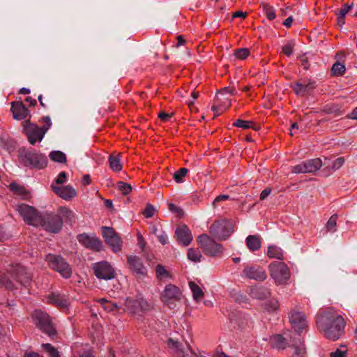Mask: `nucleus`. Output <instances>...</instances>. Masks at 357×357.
I'll return each instance as SVG.
<instances>
[{
    "label": "nucleus",
    "instance_id": "15",
    "mask_svg": "<svg viewBox=\"0 0 357 357\" xmlns=\"http://www.w3.org/2000/svg\"><path fill=\"white\" fill-rule=\"evenodd\" d=\"M77 238L79 243L93 252H99L102 249V243L96 236L82 234H79Z\"/></svg>",
    "mask_w": 357,
    "mask_h": 357
},
{
    "label": "nucleus",
    "instance_id": "21",
    "mask_svg": "<svg viewBox=\"0 0 357 357\" xmlns=\"http://www.w3.org/2000/svg\"><path fill=\"white\" fill-rule=\"evenodd\" d=\"M125 305L126 310L132 314L136 313L138 308L144 311L149 310L151 308V305L142 298L137 300L127 298Z\"/></svg>",
    "mask_w": 357,
    "mask_h": 357
},
{
    "label": "nucleus",
    "instance_id": "14",
    "mask_svg": "<svg viewBox=\"0 0 357 357\" xmlns=\"http://www.w3.org/2000/svg\"><path fill=\"white\" fill-rule=\"evenodd\" d=\"M10 277L18 283L26 286L31 280V275L20 265L13 266L9 270Z\"/></svg>",
    "mask_w": 357,
    "mask_h": 357
},
{
    "label": "nucleus",
    "instance_id": "54",
    "mask_svg": "<svg viewBox=\"0 0 357 357\" xmlns=\"http://www.w3.org/2000/svg\"><path fill=\"white\" fill-rule=\"evenodd\" d=\"M293 49L294 45L291 43H289L282 47V52L285 55L289 56L293 52Z\"/></svg>",
    "mask_w": 357,
    "mask_h": 357
},
{
    "label": "nucleus",
    "instance_id": "24",
    "mask_svg": "<svg viewBox=\"0 0 357 357\" xmlns=\"http://www.w3.org/2000/svg\"><path fill=\"white\" fill-rule=\"evenodd\" d=\"M47 303L55 305L61 310H66L69 305L68 298L59 294H51L47 297Z\"/></svg>",
    "mask_w": 357,
    "mask_h": 357
},
{
    "label": "nucleus",
    "instance_id": "31",
    "mask_svg": "<svg viewBox=\"0 0 357 357\" xmlns=\"http://www.w3.org/2000/svg\"><path fill=\"white\" fill-rule=\"evenodd\" d=\"M9 188L15 195L20 196L23 199H27L29 197V192L22 185L16 183H11L9 185Z\"/></svg>",
    "mask_w": 357,
    "mask_h": 357
},
{
    "label": "nucleus",
    "instance_id": "43",
    "mask_svg": "<svg viewBox=\"0 0 357 357\" xmlns=\"http://www.w3.org/2000/svg\"><path fill=\"white\" fill-rule=\"evenodd\" d=\"M337 214H333L332 216H331L326 225L328 231L333 233L337 230Z\"/></svg>",
    "mask_w": 357,
    "mask_h": 357
},
{
    "label": "nucleus",
    "instance_id": "8",
    "mask_svg": "<svg viewBox=\"0 0 357 357\" xmlns=\"http://www.w3.org/2000/svg\"><path fill=\"white\" fill-rule=\"evenodd\" d=\"M23 132L27 137L29 142L34 145L37 142H41L46 133L41 127L36 123H31L29 119L22 123Z\"/></svg>",
    "mask_w": 357,
    "mask_h": 357
},
{
    "label": "nucleus",
    "instance_id": "50",
    "mask_svg": "<svg viewBox=\"0 0 357 357\" xmlns=\"http://www.w3.org/2000/svg\"><path fill=\"white\" fill-rule=\"evenodd\" d=\"M155 213V208L150 204L146 206L145 209L143 211L142 214L146 218H152Z\"/></svg>",
    "mask_w": 357,
    "mask_h": 357
},
{
    "label": "nucleus",
    "instance_id": "46",
    "mask_svg": "<svg viewBox=\"0 0 357 357\" xmlns=\"http://www.w3.org/2000/svg\"><path fill=\"white\" fill-rule=\"evenodd\" d=\"M326 114H333L335 116H338L343 114V112L335 105L326 106L324 109Z\"/></svg>",
    "mask_w": 357,
    "mask_h": 357
},
{
    "label": "nucleus",
    "instance_id": "18",
    "mask_svg": "<svg viewBox=\"0 0 357 357\" xmlns=\"http://www.w3.org/2000/svg\"><path fill=\"white\" fill-rule=\"evenodd\" d=\"M289 320L292 327L298 333H301L307 328L305 315L303 312L292 310L290 313Z\"/></svg>",
    "mask_w": 357,
    "mask_h": 357
},
{
    "label": "nucleus",
    "instance_id": "49",
    "mask_svg": "<svg viewBox=\"0 0 357 357\" xmlns=\"http://www.w3.org/2000/svg\"><path fill=\"white\" fill-rule=\"evenodd\" d=\"M279 308V303L276 300H271L265 303V309L268 312H274Z\"/></svg>",
    "mask_w": 357,
    "mask_h": 357
},
{
    "label": "nucleus",
    "instance_id": "36",
    "mask_svg": "<svg viewBox=\"0 0 357 357\" xmlns=\"http://www.w3.org/2000/svg\"><path fill=\"white\" fill-rule=\"evenodd\" d=\"M271 344L273 347L279 349H284L286 347L284 338L281 335H275L270 339Z\"/></svg>",
    "mask_w": 357,
    "mask_h": 357
},
{
    "label": "nucleus",
    "instance_id": "32",
    "mask_svg": "<svg viewBox=\"0 0 357 357\" xmlns=\"http://www.w3.org/2000/svg\"><path fill=\"white\" fill-rule=\"evenodd\" d=\"M121 153L112 154L109 157V162L111 169L115 172H119L122 169V165L120 162Z\"/></svg>",
    "mask_w": 357,
    "mask_h": 357
},
{
    "label": "nucleus",
    "instance_id": "53",
    "mask_svg": "<svg viewBox=\"0 0 357 357\" xmlns=\"http://www.w3.org/2000/svg\"><path fill=\"white\" fill-rule=\"evenodd\" d=\"M291 172L295 174H305L307 173L306 169L305 167V165L303 162L301 163L296 165L295 166H293L291 167Z\"/></svg>",
    "mask_w": 357,
    "mask_h": 357
},
{
    "label": "nucleus",
    "instance_id": "6",
    "mask_svg": "<svg viewBox=\"0 0 357 357\" xmlns=\"http://www.w3.org/2000/svg\"><path fill=\"white\" fill-rule=\"evenodd\" d=\"M20 157L24 165L31 168L43 169L47 165V158L35 151L22 153Z\"/></svg>",
    "mask_w": 357,
    "mask_h": 357
},
{
    "label": "nucleus",
    "instance_id": "47",
    "mask_svg": "<svg viewBox=\"0 0 357 357\" xmlns=\"http://www.w3.org/2000/svg\"><path fill=\"white\" fill-rule=\"evenodd\" d=\"M187 172L188 169L185 167H182L174 173V178L177 183H181L183 181V178L186 176Z\"/></svg>",
    "mask_w": 357,
    "mask_h": 357
},
{
    "label": "nucleus",
    "instance_id": "39",
    "mask_svg": "<svg viewBox=\"0 0 357 357\" xmlns=\"http://www.w3.org/2000/svg\"><path fill=\"white\" fill-rule=\"evenodd\" d=\"M41 347L43 348L44 351L48 354L50 357H61V354L58 349L51 344H43Z\"/></svg>",
    "mask_w": 357,
    "mask_h": 357
},
{
    "label": "nucleus",
    "instance_id": "34",
    "mask_svg": "<svg viewBox=\"0 0 357 357\" xmlns=\"http://www.w3.org/2000/svg\"><path fill=\"white\" fill-rule=\"evenodd\" d=\"M189 287L192 292L193 298L197 301L199 302L204 297V292L202 289L198 286L195 282H190Z\"/></svg>",
    "mask_w": 357,
    "mask_h": 357
},
{
    "label": "nucleus",
    "instance_id": "35",
    "mask_svg": "<svg viewBox=\"0 0 357 357\" xmlns=\"http://www.w3.org/2000/svg\"><path fill=\"white\" fill-rule=\"evenodd\" d=\"M267 255L269 258H275L279 260L283 259V252L282 249L276 245H270L268 248Z\"/></svg>",
    "mask_w": 357,
    "mask_h": 357
},
{
    "label": "nucleus",
    "instance_id": "25",
    "mask_svg": "<svg viewBox=\"0 0 357 357\" xmlns=\"http://www.w3.org/2000/svg\"><path fill=\"white\" fill-rule=\"evenodd\" d=\"M315 88V83L314 82H297L293 87L294 92L297 95L305 96L306 93H309L310 91L313 90Z\"/></svg>",
    "mask_w": 357,
    "mask_h": 357
},
{
    "label": "nucleus",
    "instance_id": "63",
    "mask_svg": "<svg viewBox=\"0 0 357 357\" xmlns=\"http://www.w3.org/2000/svg\"><path fill=\"white\" fill-rule=\"evenodd\" d=\"M272 190L271 188H265L260 194V199L264 200L265 199L271 192Z\"/></svg>",
    "mask_w": 357,
    "mask_h": 357
},
{
    "label": "nucleus",
    "instance_id": "59",
    "mask_svg": "<svg viewBox=\"0 0 357 357\" xmlns=\"http://www.w3.org/2000/svg\"><path fill=\"white\" fill-rule=\"evenodd\" d=\"M66 174L64 172H61L58 175V176L56 179V184H63V183H66Z\"/></svg>",
    "mask_w": 357,
    "mask_h": 357
},
{
    "label": "nucleus",
    "instance_id": "42",
    "mask_svg": "<svg viewBox=\"0 0 357 357\" xmlns=\"http://www.w3.org/2000/svg\"><path fill=\"white\" fill-rule=\"evenodd\" d=\"M345 70L346 68L344 63H340V61L335 62L331 68L332 74L335 76L342 75L344 73Z\"/></svg>",
    "mask_w": 357,
    "mask_h": 357
},
{
    "label": "nucleus",
    "instance_id": "9",
    "mask_svg": "<svg viewBox=\"0 0 357 357\" xmlns=\"http://www.w3.org/2000/svg\"><path fill=\"white\" fill-rule=\"evenodd\" d=\"M231 225V222L226 219L216 220L211 225L209 233L214 238L225 240L233 232Z\"/></svg>",
    "mask_w": 357,
    "mask_h": 357
},
{
    "label": "nucleus",
    "instance_id": "37",
    "mask_svg": "<svg viewBox=\"0 0 357 357\" xmlns=\"http://www.w3.org/2000/svg\"><path fill=\"white\" fill-rule=\"evenodd\" d=\"M188 258L194 262H200L202 257V253L198 248H190L188 250Z\"/></svg>",
    "mask_w": 357,
    "mask_h": 357
},
{
    "label": "nucleus",
    "instance_id": "57",
    "mask_svg": "<svg viewBox=\"0 0 357 357\" xmlns=\"http://www.w3.org/2000/svg\"><path fill=\"white\" fill-rule=\"evenodd\" d=\"M344 162V158H342V157L338 158L333 161L332 167L333 169H337L343 165Z\"/></svg>",
    "mask_w": 357,
    "mask_h": 357
},
{
    "label": "nucleus",
    "instance_id": "22",
    "mask_svg": "<svg viewBox=\"0 0 357 357\" xmlns=\"http://www.w3.org/2000/svg\"><path fill=\"white\" fill-rule=\"evenodd\" d=\"M51 188L59 197L66 201L71 200L77 195L75 188L70 185L65 186H56L52 184Z\"/></svg>",
    "mask_w": 357,
    "mask_h": 357
},
{
    "label": "nucleus",
    "instance_id": "56",
    "mask_svg": "<svg viewBox=\"0 0 357 357\" xmlns=\"http://www.w3.org/2000/svg\"><path fill=\"white\" fill-rule=\"evenodd\" d=\"M294 349V351L291 357H297L299 356H302L305 353V348H303L302 347H295Z\"/></svg>",
    "mask_w": 357,
    "mask_h": 357
},
{
    "label": "nucleus",
    "instance_id": "38",
    "mask_svg": "<svg viewBox=\"0 0 357 357\" xmlns=\"http://www.w3.org/2000/svg\"><path fill=\"white\" fill-rule=\"evenodd\" d=\"M50 158L52 160L65 164L66 162V156L64 153L60 151H54L50 153Z\"/></svg>",
    "mask_w": 357,
    "mask_h": 357
},
{
    "label": "nucleus",
    "instance_id": "41",
    "mask_svg": "<svg viewBox=\"0 0 357 357\" xmlns=\"http://www.w3.org/2000/svg\"><path fill=\"white\" fill-rule=\"evenodd\" d=\"M269 20H273L275 18V13L274 8L270 5L263 3L260 6Z\"/></svg>",
    "mask_w": 357,
    "mask_h": 357
},
{
    "label": "nucleus",
    "instance_id": "11",
    "mask_svg": "<svg viewBox=\"0 0 357 357\" xmlns=\"http://www.w3.org/2000/svg\"><path fill=\"white\" fill-rule=\"evenodd\" d=\"M17 211L28 225L38 227L41 223V215L33 206L22 204L17 206Z\"/></svg>",
    "mask_w": 357,
    "mask_h": 357
},
{
    "label": "nucleus",
    "instance_id": "29",
    "mask_svg": "<svg viewBox=\"0 0 357 357\" xmlns=\"http://www.w3.org/2000/svg\"><path fill=\"white\" fill-rule=\"evenodd\" d=\"M57 215L62 217L66 222H74L75 220V213L66 206H60L57 209Z\"/></svg>",
    "mask_w": 357,
    "mask_h": 357
},
{
    "label": "nucleus",
    "instance_id": "52",
    "mask_svg": "<svg viewBox=\"0 0 357 357\" xmlns=\"http://www.w3.org/2000/svg\"><path fill=\"white\" fill-rule=\"evenodd\" d=\"M169 210L173 213L176 214L177 217H182L183 215V211L178 206H176L174 204H169L168 205Z\"/></svg>",
    "mask_w": 357,
    "mask_h": 357
},
{
    "label": "nucleus",
    "instance_id": "5",
    "mask_svg": "<svg viewBox=\"0 0 357 357\" xmlns=\"http://www.w3.org/2000/svg\"><path fill=\"white\" fill-rule=\"evenodd\" d=\"M197 242L206 255L215 257L223 251L222 245L216 243L207 234L199 235L197 238Z\"/></svg>",
    "mask_w": 357,
    "mask_h": 357
},
{
    "label": "nucleus",
    "instance_id": "28",
    "mask_svg": "<svg viewBox=\"0 0 357 357\" xmlns=\"http://www.w3.org/2000/svg\"><path fill=\"white\" fill-rule=\"evenodd\" d=\"M307 173L317 172L322 166V162L319 158H314L303 161Z\"/></svg>",
    "mask_w": 357,
    "mask_h": 357
},
{
    "label": "nucleus",
    "instance_id": "60",
    "mask_svg": "<svg viewBox=\"0 0 357 357\" xmlns=\"http://www.w3.org/2000/svg\"><path fill=\"white\" fill-rule=\"evenodd\" d=\"M228 199H229V196L228 195H219L213 202V206L214 208H215L216 206H217V204L218 202H222V201L227 200Z\"/></svg>",
    "mask_w": 357,
    "mask_h": 357
},
{
    "label": "nucleus",
    "instance_id": "64",
    "mask_svg": "<svg viewBox=\"0 0 357 357\" xmlns=\"http://www.w3.org/2000/svg\"><path fill=\"white\" fill-rule=\"evenodd\" d=\"M171 116H172L171 114L164 112H160L158 114V118L160 119L162 121H168L171 118Z\"/></svg>",
    "mask_w": 357,
    "mask_h": 357
},
{
    "label": "nucleus",
    "instance_id": "17",
    "mask_svg": "<svg viewBox=\"0 0 357 357\" xmlns=\"http://www.w3.org/2000/svg\"><path fill=\"white\" fill-rule=\"evenodd\" d=\"M127 264L130 271L139 277L146 275L147 270L138 256H127Z\"/></svg>",
    "mask_w": 357,
    "mask_h": 357
},
{
    "label": "nucleus",
    "instance_id": "19",
    "mask_svg": "<svg viewBox=\"0 0 357 357\" xmlns=\"http://www.w3.org/2000/svg\"><path fill=\"white\" fill-rule=\"evenodd\" d=\"M243 275L250 280L257 281H264L267 275L266 271L259 266H247L243 271Z\"/></svg>",
    "mask_w": 357,
    "mask_h": 357
},
{
    "label": "nucleus",
    "instance_id": "3",
    "mask_svg": "<svg viewBox=\"0 0 357 357\" xmlns=\"http://www.w3.org/2000/svg\"><path fill=\"white\" fill-rule=\"evenodd\" d=\"M271 277L277 284H284L287 282L291 273L287 265L281 261H273L268 266Z\"/></svg>",
    "mask_w": 357,
    "mask_h": 357
},
{
    "label": "nucleus",
    "instance_id": "27",
    "mask_svg": "<svg viewBox=\"0 0 357 357\" xmlns=\"http://www.w3.org/2000/svg\"><path fill=\"white\" fill-rule=\"evenodd\" d=\"M246 245L252 252L258 250L261 248V239L257 235H250L245 240Z\"/></svg>",
    "mask_w": 357,
    "mask_h": 357
},
{
    "label": "nucleus",
    "instance_id": "16",
    "mask_svg": "<svg viewBox=\"0 0 357 357\" xmlns=\"http://www.w3.org/2000/svg\"><path fill=\"white\" fill-rule=\"evenodd\" d=\"M233 91L234 90L228 88H224L220 91L216 96L218 105H213L212 107V109L215 112H222V111L229 108L231 106V99L229 97H226L225 95H227V93H230L231 95L233 94Z\"/></svg>",
    "mask_w": 357,
    "mask_h": 357
},
{
    "label": "nucleus",
    "instance_id": "58",
    "mask_svg": "<svg viewBox=\"0 0 357 357\" xmlns=\"http://www.w3.org/2000/svg\"><path fill=\"white\" fill-rule=\"evenodd\" d=\"M347 356V349L341 350L337 349L335 351L332 352L331 354V357H346Z\"/></svg>",
    "mask_w": 357,
    "mask_h": 357
},
{
    "label": "nucleus",
    "instance_id": "7",
    "mask_svg": "<svg viewBox=\"0 0 357 357\" xmlns=\"http://www.w3.org/2000/svg\"><path fill=\"white\" fill-rule=\"evenodd\" d=\"M41 226L45 231L56 234L59 232L63 226L62 218L57 214L46 213L41 215Z\"/></svg>",
    "mask_w": 357,
    "mask_h": 357
},
{
    "label": "nucleus",
    "instance_id": "23",
    "mask_svg": "<svg viewBox=\"0 0 357 357\" xmlns=\"http://www.w3.org/2000/svg\"><path fill=\"white\" fill-rule=\"evenodd\" d=\"M10 110L15 119L22 120L31 117L29 111L20 101L13 102Z\"/></svg>",
    "mask_w": 357,
    "mask_h": 357
},
{
    "label": "nucleus",
    "instance_id": "20",
    "mask_svg": "<svg viewBox=\"0 0 357 357\" xmlns=\"http://www.w3.org/2000/svg\"><path fill=\"white\" fill-rule=\"evenodd\" d=\"M175 236L177 242L184 246L189 245L193 238L190 229L185 225L176 228Z\"/></svg>",
    "mask_w": 357,
    "mask_h": 357
},
{
    "label": "nucleus",
    "instance_id": "55",
    "mask_svg": "<svg viewBox=\"0 0 357 357\" xmlns=\"http://www.w3.org/2000/svg\"><path fill=\"white\" fill-rule=\"evenodd\" d=\"M42 122L45 124L41 128L46 132L52 126L51 120L49 116H43L42 118Z\"/></svg>",
    "mask_w": 357,
    "mask_h": 357
},
{
    "label": "nucleus",
    "instance_id": "26",
    "mask_svg": "<svg viewBox=\"0 0 357 357\" xmlns=\"http://www.w3.org/2000/svg\"><path fill=\"white\" fill-rule=\"evenodd\" d=\"M94 301L99 303L107 312L116 314L120 310V307L116 303L112 302L111 301H108L105 298L95 299Z\"/></svg>",
    "mask_w": 357,
    "mask_h": 357
},
{
    "label": "nucleus",
    "instance_id": "51",
    "mask_svg": "<svg viewBox=\"0 0 357 357\" xmlns=\"http://www.w3.org/2000/svg\"><path fill=\"white\" fill-rule=\"evenodd\" d=\"M354 3L351 4H344L340 10L335 11V14L337 15H342L346 16V15L349 12V10L353 8Z\"/></svg>",
    "mask_w": 357,
    "mask_h": 357
},
{
    "label": "nucleus",
    "instance_id": "62",
    "mask_svg": "<svg viewBox=\"0 0 357 357\" xmlns=\"http://www.w3.org/2000/svg\"><path fill=\"white\" fill-rule=\"evenodd\" d=\"M168 345L169 347L176 348L178 350H180L182 353H183V351L180 349V343L178 341L174 340L173 339H169L168 340Z\"/></svg>",
    "mask_w": 357,
    "mask_h": 357
},
{
    "label": "nucleus",
    "instance_id": "45",
    "mask_svg": "<svg viewBox=\"0 0 357 357\" xmlns=\"http://www.w3.org/2000/svg\"><path fill=\"white\" fill-rule=\"evenodd\" d=\"M119 190L124 195H128L132 191V187L130 184L119 181L117 183Z\"/></svg>",
    "mask_w": 357,
    "mask_h": 357
},
{
    "label": "nucleus",
    "instance_id": "1",
    "mask_svg": "<svg viewBox=\"0 0 357 357\" xmlns=\"http://www.w3.org/2000/svg\"><path fill=\"white\" fill-rule=\"evenodd\" d=\"M317 324L327 339L336 340L342 335L345 322L342 316L328 310L318 317Z\"/></svg>",
    "mask_w": 357,
    "mask_h": 357
},
{
    "label": "nucleus",
    "instance_id": "13",
    "mask_svg": "<svg viewBox=\"0 0 357 357\" xmlns=\"http://www.w3.org/2000/svg\"><path fill=\"white\" fill-rule=\"evenodd\" d=\"M94 275L99 279L111 280L115 277V271L106 261L95 263L92 265Z\"/></svg>",
    "mask_w": 357,
    "mask_h": 357
},
{
    "label": "nucleus",
    "instance_id": "48",
    "mask_svg": "<svg viewBox=\"0 0 357 357\" xmlns=\"http://www.w3.org/2000/svg\"><path fill=\"white\" fill-rule=\"evenodd\" d=\"M250 54V50L247 48H240L234 52L235 56L238 59H245Z\"/></svg>",
    "mask_w": 357,
    "mask_h": 357
},
{
    "label": "nucleus",
    "instance_id": "10",
    "mask_svg": "<svg viewBox=\"0 0 357 357\" xmlns=\"http://www.w3.org/2000/svg\"><path fill=\"white\" fill-rule=\"evenodd\" d=\"M181 291L174 284H167L161 293L160 298L162 302L169 309H174L176 307V302L181 299Z\"/></svg>",
    "mask_w": 357,
    "mask_h": 357
},
{
    "label": "nucleus",
    "instance_id": "61",
    "mask_svg": "<svg viewBox=\"0 0 357 357\" xmlns=\"http://www.w3.org/2000/svg\"><path fill=\"white\" fill-rule=\"evenodd\" d=\"M158 241L162 244L165 245L168 242V236L165 232H162L158 236Z\"/></svg>",
    "mask_w": 357,
    "mask_h": 357
},
{
    "label": "nucleus",
    "instance_id": "12",
    "mask_svg": "<svg viewBox=\"0 0 357 357\" xmlns=\"http://www.w3.org/2000/svg\"><path fill=\"white\" fill-rule=\"evenodd\" d=\"M102 236L105 243L112 249L114 252L121 250L122 241L119 234L112 227H102Z\"/></svg>",
    "mask_w": 357,
    "mask_h": 357
},
{
    "label": "nucleus",
    "instance_id": "44",
    "mask_svg": "<svg viewBox=\"0 0 357 357\" xmlns=\"http://www.w3.org/2000/svg\"><path fill=\"white\" fill-rule=\"evenodd\" d=\"M10 273L9 271H8V274L6 273H0V282L7 288V289H13L14 287V284L11 280L9 278Z\"/></svg>",
    "mask_w": 357,
    "mask_h": 357
},
{
    "label": "nucleus",
    "instance_id": "2",
    "mask_svg": "<svg viewBox=\"0 0 357 357\" xmlns=\"http://www.w3.org/2000/svg\"><path fill=\"white\" fill-rule=\"evenodd\" d=\"M31 317L36 326L40 331L49 335L51 338H54L56 335V331L50 317L46 312L36 310L32 313Z\"/></svg>",
    "mask_w": 357,
    "mask_h": 357
},
{
    "label": "nucleus",
    "instance_id": "40",
    "mask_svg": "<svg viewBox=\"0 0 357 357\" xmlns=\"http://www.w3.org/2000/svg\"><path fill=\"white\" fill-rule=\"evenodd\" d=\"M252 295L258 299H265L270 296L271 292L267 288L261 287L252 291Z\"/></svg>",
    "mask_w": 357,
    "mask_h": 357
},
{
    "label": "nucleus",
    "instance_id": "33",
    "mask_svg": "<svg viewBox=\"0 0 357 357\" xmlns=\"http://www.w3.org/2000/svg\"><path fill=\"white\" fill-rule=\"evenodd\" d=\"M156 278L159 280H166L172 277L170 272L161 264H158L155 267Z\"/></svg>",
    "mask_w": 357,
    "mask_h": 357
},
{
    "label": "nucleus",
    "instance_id": "30",
    "mask_svg": "<svg viewBox=\"0 0 357 357\" xmlns=\"http://www.w3.org/2000/svg\"><path fill=\"white\" fill-rule=\"evenodd\" d=\"M233 126L243 129L252 128L255 130H259L260 128L259 124L252 121H245L242 119H237L233 123Z\"/></svg>",
    "mask_w": 357,
    "mask_h": 357
},
{
    "label": "nucleus",
    "instance_id": "4",
    "mask_svg": "<svg viewBox=\"0 0 357 357\" xmlns=\"http://www.w3.org/2000/svg\"><path fill=\"white\" fill-rule=\"evenodd\" d=\"M45 261L50 268L57 271L60 275L65 278H69L72 275V269L66 260L59 255L48 254L45 257Z\"/></svg>",
    "mask_w": 357,
    "mask_h": 357
}]
</instances>
